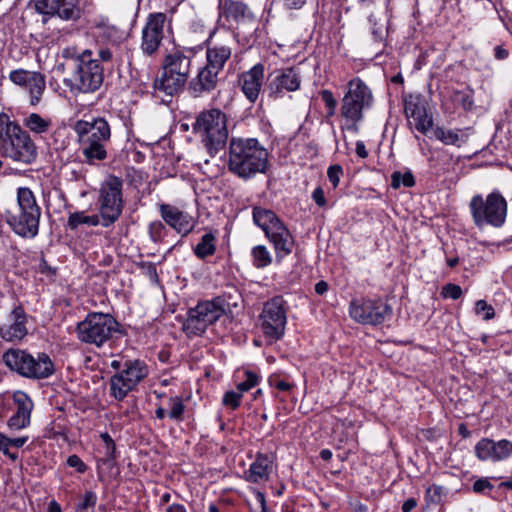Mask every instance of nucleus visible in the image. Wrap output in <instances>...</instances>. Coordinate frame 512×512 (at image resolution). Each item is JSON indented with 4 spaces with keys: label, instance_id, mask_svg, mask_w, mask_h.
<instances>
[{
    "label": "nucleus",
    "instance_id": "obj_1",
    "mask_svg": "<svg viewBox=\"0 0 512 512\" xmlns=\"http://www.w3.org/2000/svg\"><path fill=\"white\" fill-rule=\"evenodd\" d=\"M268 150L256 138L232 137L228 147L229 172L247 181L269 169Z\"/></svg>",
    "mask_w": 512,
    "mask_h": 512
},
{
    "label": "nucleus",
    "instance_id": "obj_2",
    "mask_svg": "<svg viewBox=\"0 0 512 512\" xmlns=\"http://www.w3.org/2000/svg\"><path fill=\"white\" fill-rule=\"evenodd\" d=\"M56 70L65 74L64 84L73 93H91L103 83V68L98 60L92 59L91 50H85L77 57L59 63Z\"/></svg>",
    "mask_w": 512,
    "mask_h": 512
},
{
    "label": "nucleus",
    "instance_id": "obj_3",
    "mask_svg": "<svg viewBox=\"0 0 512 512\" xmlns=\"http://www.w3.org/2000/svg\"><path fill=\"white\" fill-rule=\"evenodd\" d=\"M194 56V48L174 47L164 56L162 73L154 80L153 88L169 96L182 91L189 80Z\"/></svg>",
    "mask_w": 512,
    "mask_h": 512
},
{
    "label": "nucleus",
    "instance_id": "obj_4",
    "mask_svg": "<svg viewBox=\"0 0 512 512\" xmlns=\"http://www.w3.org/2000/svg\"><path fill=\"white\" fill-rule=\"evenodd\" d=\"M41 207L28 187L17 189V205L4 213V218L11 230L22 238L32 239L38 235Z\"/></svg>",
    "mask_w": 512,
    "mask_h": 512
},
{
    "label": "nucleus",
    "instance_id": "obj_5",
    "mask_svg": "<svg viewBox=\"0 0 512 512\" xmlns=\"http://www.w3.org/2000/svg\"><path fill=\"white\" fill-rule=\"evenodd\" d=\"M0 155L25 165L37 158V147L29 133L4 113L0 114Z\"/></svg>",
    "mask_w": 512,
    "mask_h": 512
},
{
    "label": "nucleus",
    "instance_id": "obj_6",
    "mask_svg": "<svg viewBox=\"0 0 512 512\" xmlns=\"http://www.w3.org/2000/svg\"><path fill=\"white\" fill-rule=\"evenodd\" d=\"M373 94L371 89L360 78L355 77L347 84V90L342 98L340 113L345 119L343 127L357 133L358 123L364 118V111L373 105Z\"/></svg>",
    "mask_w": 512,
    "mask_h": 512
},
{
    "label": "nucleus",
    "instance_id": "obj_7",
    "mask_svg": "<svg viewBox=\"0 0 512 512\" xmlns=\"http://www.w3.org/2000/svg\"><path fill=\"white\" fill-rule=\"evenodd\" d=\"M210 156L214 157L224 148L228 139L227 118L219 109L202 111L193 125Z\"/></svg>",
    "mask_w": 512,
    "mask_h": 512
},
{
    "label": "nucleus",
    "instance_id": "obj_8",
    "mask_svg": "<svg viewBox=\"0 0 512 512\" xmlns=\"http://www.w3.org/2000/svg\"><path fill=\"white\" fill-rule=\"evenodd\" d=\"M507 209V201L498 190L488 194L485 199L480 194L474 195L469 203L473 223L478 228L485 225L502 227L506 221Z\"/></svg>",
    "mask_w": 512,
    "mask_h": 512
},
{
    "label": "nucleus",
    "instance_id": "obj_9",
    "mask_svg": "<svg viewBox=\"0 0 512 512\" xmlns=\"http://www.w3.org/2000/svg\"><path fill=\"white\" fill-rule=\"evenodd\" d=\"M252 216L254 223L265 232L266 237L273 243L277 259H283L292 252L293 237L272 210L255 206Z\"/></svg>",
    "mask_w": 512,
    "mask_h": 512
},
{
    "label": "nucleus",
    "instance_id": "obj_10",
    "mask_svg": "<svg viewBox=\"0 0 512 512\" xmlns=\"http://www.w3.org/2000/svg\"><path fill=\"white\" fill-rule=\"evenodd\" d=\"M5 364L18 374L33 380L45 379L55 372L50 357L38 353L36 357L24 350L9 349L3 355Z\"/></svg>",
    "mask_w": 512,
    "mask_h": 512
},
{
    "label": "nucleus",
    "instance_id": "obj_11",
    "mask_svg": "<svg viewBox=\"0 0 512 512\" xmlns=\"http://www.w3.org/2000/svg\"><path fill=\"white\" fill-rule=\"evenodd\" d=\"M122 188V179L111 174L100 184L97 203L103 227L114 224L122 215L124 208Z\"/></svg>",
    "mask_w": 512,
    "mask_h": 512
},
{
    "label": "nucleus",
    "instance_id": "obj_12",
    "mask_svg": "<svg viewBox=\"0 0 512 512\" xmlns=\"http://www.w3.org/2000/svg\"><path fill=\"white\" fill-rule=\"evenodd\" d=\"M119 323L109 314L93 312L77 325L79 340L87 344L102 346L118 331Z\"/></svg>",
    "mask_w": 512,
    "mask_h": 512
},
{
    "label": "nucleus",
    "instance_id": "obj_13",
    "mask_svg": "<svg viewBox=\"0 0 512 512\" xmlns=\"http://www.w3.org/2000/svg\"><path fill=\"white\" fill-rule=\"evenodd\" d=\"M224 313L225 308L219 298L200 301L188 310L183 322V331L189 337L202 335L208 326L214 324Z\"/></svg>",
    "mask_w": 512,
    "mask_h": 512
},
{
    "label": "nucleus",
    "instance_id": "obj_14",
    "mask_svg": "<svg viewBox=\"0 0 512 512\" xmlns=\"http://www.w3.org/2000/svg\"><path fill=\"white\" fill-rule=\"evenodd\" d=\"M165 31H172V19L163 12L150 13L141 32L140 50L145 56L152 57L157 54Z\"/></svg>",
    "mask_w": 512,
    "mask_h": 512
},
{
    "label": "nucleus",
    "instance_id": "obj_15",
    "mask_svg": "<svg viewBox=\"0 0 512 512\" xmlns=\"http://www.w3.org/2000/svg\"><path fill=\"white\" fill-rule=\"evenodd\" d=\"M284 303L281 297H274L265 303L260 315L261 329L271 340H279L284 335L287 320Z\"/></svg>",
    "mask_w": 512,
    "mask_h": 512
},
{
    "label": "nucleus",
    "instance_id": "obj_16",
    "mask_svg": "<svg viewBox=\"0 0 512 512\" xmlns=\"http://www.w3.org/2000/svg\"><path fill=\"white\" fill-rule=\"evenodd\" d=\"M352 319L362 324L378 325L392 314L390 305L383 301H352L349 308Z\"/></svg>",
    "mask_w": 512,
    "mask_h": 512
},
{
    "label": "nucleus",
    "instance_id": "obj_17",
    "mask_svg": "<svg viewBox=\"0 0 512 512\" xmlns=\"http://www.w3.org/2000/svg\"><path fill=\"white\" fill-rule=\"evenodd\" d=\"M301 75L294 68H285L271 73L267 78L266 91L268 96L274 99L282 98L288 92H294L300 88Z\"/></svg>",
    "mask_w": 512,
    "mask_h": 512
},
{
    "label": "nucleus",
    "instance_id": "obj_18",
    "mask_svg": "<svg viewBox=\"0 0 512 512\" xmlns=\"http://www.w3.org/2000/svg\"><path fill=\"white\" fill-rule=\"evenodd\" d=\"M427 101L421 94H409L404 99L406 117L414 123L420 133L426 134L433 126V118L428 113Z\"/></svg>",
    "mask_w": 512,
    "mask_h": 512
},
{
    "label": "nucleus",
    "instance_id": "obj_19",
    "mask_svg": "<svg viewBox=\"0 0 512 512\" xmlns=\"http://www.w3.org/2000/svg\"><path fill=\"white\" fill-rule=\"evenodd\" d=\"M474 451L480 461L499 462L512 455V442L506 439L494 441L482 438L476 443Z\"/></svg>",
    "mask_w": 512,
    "mask_h": 512
},
{
    "label": "nucleus",
    "instance_id": "obj_20",
    "mask_svg": "<svg viewBox=\"0 0 512 512\" xmlns=\"http://www.w3.org/2000/svg\"><path fill=\"white\" fill-rule=\"evenodd\" d=\"M75 131L78 139L87 138L92 141L109 142L111 138L110 125L102 117L93 118L91 121L80 120L76 122Z\"/></svg>",
    "mask_w": 512,
    "mask_h": 512
},
{
    "label": "nucleus",
    "instance_id": "obj_21",
    "mask_svg": "<svg viewBox=\"0 0 512 512\" xmlns=\"http://www.w3.org/2000/svg\"><path fill=\"white\" fill-rule=\"evenodd\" d=\"M162 219L176 232L183 236L189 234L194 228V219L188 213L179 210L177 207L169 204L159 206Z\"/></svg>",
    "mask_w": 512,
    "mask_h": 512
},
{
    "label": "nucleus",
    "instance_id": "obj_22",
    "mask_svg": "<svg viewBox=\"0 0 512 512\" xmlns=\"http://www.w3.org/2000/svg\"><path fill=\"white\" fill-rule=\"evenodd\" d=\"M11 323L0 327V336L5 341L22 340L27 335L26 313L21 305L13 308L9 314Z\"/></svg>",
    "mask_w": 512,
    "mask_h": 512
},
{
    "label": "nucleus",
    "instance_id": "obj_23",
    "mask_svg": "<svg viewBox=\"0 0 512 512\" xmlns=\"http://www.w3.org/2000/svg\"><path fill=\"white\" fill-rule=\"evenodd\" d=\"M220 72L212 69L207 64L199 69L197 75L188 83V90L193 97H200L205 93L215 90L218 84Z\"/></svg>",
    "mask_w": 512,
    "mask_h": 512
},
{
    "label": "nucleus",
    "instance_id": "obj_24",
    "mask_svg": "<svg viewBox=\"0 0 512 512\" xmlns=\"http://www.w3.org/2000/svg\"><path fill=\"white\" fill-rule=\"evenodd\" d=\"M14 403L17 406L16 412L8 420V426L14 430L26 428L30 424L33 402L30 397L22 392L16 391L13 394Z\"/></svg>",
    "mask_w": 512,
    "mask_h": 512
},
{
    "label": "nucleus",
    "instance_id": "obj_25",
    "mask_svg": "<svg viewBox=\"0 0 512 512\" xmlns=\"http://www.w3.org/2000/svg\"><path fill=\"white\" fill-rule=\"evenodd\" d=\"M264 78V65L258 63L254 65L249 71L243 73L239 78L241 90L246 98L254 103L261 91Z\"/></svg>",
    "mask_w": 512,
    "mask_h": 512
},
{
    "label": "nucleus",
    "instance_id": "obj_26",
    "mask_svg": "<svg viewBox=\"0 0 512 512\" xmlns=\"http://www.w3.org/2000/svg\"><path fill=\"white\" fill-rule=\"evenodd\" d=\"M272 470V460L268 455L257 454L256 459L245 471L244 478L250 483L268 481Z\"/></svg>",
    "mask_w": 512,
    "mask_h": 512
},
{
    "label": "nucleus",
    "instance_id": "obj_27",
    "mask_svg": "<svg viewBox=\"0 0 512 512\" xmlns=\"http://www.w3.org/2000/svg\"><path fill=\"white\" fill-rule=\"evenodd\" d=\"M78 142L83 162L93 165L97 161H103L107 158L106 146L109 142L92 141L87 138L78 139Z\"/></svg>",
    "mask_w": 512,
    "mask_h": 512
},
{
    "label": "nucleus",
    "instance_id": "obj_28",
    "mask_svg": "<svg viewBox=\"0 0 512 512\" xmlns=\"http://www.w3.org/2000/svg\"><path fill=\"white\" fill-rule=\"evenodd\" d=\"M147 374L148 368L143 362L139 360L127 361L121 373L112 377L111 384H115L114 379L123 382V384L138 383L142 381Z\"/></svg>",
    "mask_w": 512,
    "mask_h": 512
},
{
    "label": "nucleus",
    "instance_id": "obj_29",
    "mask_svg": "<svg viewBox=\"0 0 512 512\" xmlns=\"http://www.w3.org/2000/svg\"><path fill=\"white\" fill-rule=\"evenodd\" d=\"M232 48L229 44H212L206 50L207 65L221 72L231 58Z\"/></svg>",
    "mask_w": 512,
    "mask_h": 512
},
{
    "label": "nucleus",
    "instance_id": "obj_30",
    "mask_svg": "<svg viewBox=\"0 0 512 512\" xmlns=\"http://www.w3.org/2000/svg\"><path fill=\"white\" fill-rule=\"evenodd\" d=\"M434 135L445 145L461 147L467 142L470 135V129L466 128L463 130H446L442 127H437L434 130Z\"/></svg>",
    "mask_w": 512,
    "mask_h": 512
},
{
    "label": "nucleus",
    "instance_id": "obj_31",
    "mask_svg": "<svg viewBox=\"0 0 512 512\" xmlns=\"http://www.w3.org/2000/svg\"><path fill=\"white\" fill-rule=\"evenodd\" d=\"M56 15L66 21H75L81 17L79 0H56Z\"/></svg>",
    "mask_w": 512,
    "mask_h": 512
},
{
    "label": "nucleus",
    "instance_id": "obj_32",
    "mask_svg": "<svg viewBox=\"0 0 512 512\" xmlns=\"http://www.w3.org/2000/svg\"><path fill=\"white\" fill-rule=\"evenodd\" d=\"M101 224L100 214L87 215L84 211L73 212L68 217L67 226L71 230L77 229L80 225L98 226Z\"/></svg>",
    "mask_w": 512,
    "mask_h": 512
},
{
    "label": "nucleus",
    "instance_id": "obj_33",
    "mask_svg": "<svg viewBox=\"0 0 512 512\" xmlns=\"http://www.w3.org/2000/svg\"><path fill=\"white\" fill-rule=\"evenodd\" d=\"M23 125L33 133L42 134L50 129L52 121L50 118H43L37 113H31L23 119Z\"/></svg>",
    "mask_w": 512,
    "mask_h": 512
},
{
    "label": "nucleus",
    "instance_id": "obj_34",
    "mask_svg": "<svg viewBox=\"0 0 512 512\" xmlns=\"http://www.w3.org/2000/svg\"><path fill=\"white\" fill-rule=\"evenodd\" d=\"M25 88L31 95V104L36 105L39 103L41 95L45 90V79L41 73L33 72L31 78L28 80Z\"/></svg>",
    "mask_w": 512,
    "mask_h": 512
},
{
    "label": "nucleus",
    "instance_id": "obj_35",
    "mask_svg": "<svg viewBox=\"0 0 512 512\" xmlns=\"http://www.w3.org/2000/svg\"><path fill=\"white\" fill-rule=\"evenodd\" d=\"M216 251L215 236L212 233H206L202 236L200 242L194 248L195 255L200 259L211 256Z\"/></svg>",
    "mask_w": 512,
    "mask_h": 512
},
{
    "label": "nucleus",
    "instance_id": "obj_36",
    "mask_svg": "<svg viewBox=\"0 0 512 512\" xmlns=\"http://www.w3.org/2000/svg\"><path fill=\"white\" fill-rule=\"evenodd\" d=\"M246 10L247 6L244 3L229 0L224 3L222 15L227 20L239 21L245 16Z\"/></svg>",
    "mask_w": 512,
    "mask_h": 512
},
{
    "label": "nucleus",
    "instance_id": "obj_37",
    "mask_svg": "<svg viewBox=\"0 0 512 512\" xmlns=\"http://www.w3.org/2000/svg\"><path fill=\"white\" fill-rule=\"evenodd\" d=\"M252 386H237V390L226 391L223 398L222 404L233 410L237 409L241 405V400L245 392H248Z\"/></svg>",
    "mask_w": 512,
    "mask_h": 512
},
{
    "label": "nucleus",
    "instance_id": "obj_38",
    "mask_svg": "<svg viewBox=\"0 0 512 512\" xmlns=\"http://www.w3.org/2000/svg\"><path fill=\"white\" fill-rule=\"evenodd\" d=\"M253 265L262 269L269 266L272 263V256L268 249L264 245H257L251 250Z\"/></svg>",
    "mask_w": 512,
    "mask_h": 512
},
{
    "label": "nucleus",
    "instance_id": "obj_39",
    "mask_svg": "<svg viewBox=\"0 0 512 512\" xmlns=\"http://www.w3.org/2000/svg\"><path fill=\"white\" fill-rule=\"evenodd\" d=\"M401 185L405 187H413L415 185V179L410 171L402 174L399 171H395L391 175V186L394 189H398Z\"/></svg>",
    "mask_w": 512,
    "mask_h": 512
},
{
    "label": "nucleus",
    "instance_id": "obj_40",
    "mask_svg": "<svg viewBox=\"0 0 512 512\" xmlns=\"http://www.w3.org/2000/svg\"><path fill=\"white\" fill-rule=\"evenodd\" d=\"M170 411L168 416L170 419L175 421H182L183 414L185 411V405L183 400L179 396H174L169 398Z\"/></svg>",
    "mask_w": 512,
    "mask_h": 512
},
{
    "label": "nucleus",
    "instance_id": "obj_41",
    "mask_svg": "<svg viewBox=\"0 0 512 512\" xmlns=\"http://www.w3.org/2000/svg\"><path fill=\"white\" fill-rule=\"evenodd\" d=\"M34 9L43 15L55 16L56 15V0H31Z\"/></svg>",
    "mask_w": 512,
    "mask_h": 512
},
{
    "label": "nucleus",
    "instance_id": "obj_42",
    "mask_svg": "<svg viewBox=\"0 0 512 512\" xmlns=\"http://www.w3.org/2000/svg\"><path fill=\"white\" fill-rule=\"evenodd\" d=\"M97 503V495L93 491H86L81 496V501L76 504L75 510L76 512H88V509L91 508L92 510L96 506Z\"/></svg>",
    "mask_w": 512,
    "mask_h": 512
},
{
    "label": "nucleus",
    "instance_id": "obj_43",
    "mask_svg": "<svg viewBox=\"0 0 512 512\" xmlns=\"http://www.w3.org/2000/svg\"><path fill=\"white\" fill-rule=\"evenodd\" d=\"M28 440L27 436L18 437V438H8L0 433V451L3 453H7V447L14 446L16 448H21Z\"/></svg>",
    "mask_w": 512,
    "mask_h": 512
},
{
    "label": "nucleus",
    "instance_id": "obj_44",
    "mask_svg": "<svg viewBox=\"0 0 512 512\" xmlns=\"http://www.w3.org/2000/svg\"><path fill=\"white\" fill-rule=\"evenodd\" d=\"M100 438L102 439L104 443V455L107 460H115L116 459V445L111 438V436L105 432L100 435Z\"/></svg>",
    "mask_w": 512,
    "mask_h": 512
},
{
    "label": "nucleus",
    "instance_id": "obj_45",
    "mask_svg": "<svg viewBox=\"0 0 512 512\" xmlns=\"http://www.w3.org/2000/svg\"><path fill=\"white\" fill-rule=\"evenodd\" d=\"M148 230L150 238L153 242H160L166 232V228L161 221L151 222Z\"/></svg>",
    "mask_w": 512,
    "mask_h": 512
},
{
    "label": "nucleus",
    "instance_id": "obj_46",
    "mask_svg": "<svg viewBox=\"0 0 512 512\" xmlns=\"http://www.w3.org/2000/svg\"><path fill=\"white\" fill-rule=\"evenodd\" d=\"M475 312L477 315L483 314V319L486 321L492 319L495 316L494 308L485 300H478L476 302Z\"/></svg>",
    "mask_w": 512,
    "mask_h": 512
},
{
    "label": "nucleus",
    "instance_id": "obj_47",
    "mask_svg": "<svg viewBox=\"0 0 512 512\" xmlns=\"http://www.w3.org/2000/svg\"><path fill=\"white\" fill-rule=\"evenodd\" d=\"M441 295L444 298L457 300L462 296V289L459 285L448 283L442 287Z\"/></svg>",
    "mask_w": 512,
    "mask_h": 512
},
{
    "label": "nucleus",
    "instance_id": "obj_48",
    "mask_svg": "<svg viewBox=\"0 0 512 512\" xmlns=\"http://www.w3.org/2000/svg\"><path fill=\"white\" fill-rule=\"evenodd\" d=\"M237 377L242 379L239 384H257L260 381V377L257 372L252 370H239L237 371Z\"/></svg>",
    "mask_w": 512,
    "mask_h": 512
},
{
    "label": "nucleus",
    "instance_id": "obj_49",
    "mask_svg": "<svg viewBox=\"0 0 512 512\" xmlns=\"http://www.w3.org/2000/svg\"><path fill=\"white\" fill-rule=\"evenodd\" d=\"M32 73L33 72L25 70H15L11 72L10 79L13 83L25 87Z\"/></svg>",
    "mask_w": 512,
    "mask_h": 512
},
{
    "label": "nucleus",
    "instance_id": "obj_50",
    "mask_svg": "<svg viewBox=\"0 0 512 512\" xmlns=\"http://www.w3.org/2000/svg\"><path fill=\"white\" fill-rule=\"evenodd\" d=\"M343 174L341 165H331L327 170V176L329 181L332 183L333 188H336L340 182V178Z\"/></svg>",
    "mask_w": 512,
    "mask_h": 512
},
{
    "label": "nucleus",
    "instance_id": "obj_51",
    "mask_svg": "<svg viewBox=\"0 0 512 512\" xmlns=\"http://www.w3.org/2000/svg\"><path fill=\"white\" fill-rule=\"evenodd\" d=\"M134 386H110V394L117 400H122L126 397L129 391L133 390Z\"/></svg>",
    "mask_w": 512,
    "mask_h": 512
},
{
    "label": "nucleus",
    "instance_id": "obj_52",
    "mask_svg": "<svg viewBox=\"0 0 512 512\" xmlns=\"http://www.w3.org/2000/svg\"><path fill=\"white\" fill-rule=\"evenodd\" d=\"M67 464L70 467L76 468V470L79 473H84L86 471V468H87L86 465L84 464V462L80 459V457L75 455V454L74 455H70L67 458Z\"/></svg>",
    "mask_w": 512,
    "mask_h": 512
},
{
    "label": "nucleus",
    "instance_id": "obj_53",
    "mask_svg": "<svg viewBox=\"0 0 512 512\" xmlns=\"http://www.w3.org/2000/svg\"><path fill=\"white\" fill-rule=\"evenodd\" d=\"M321 100L324 102L326 107L337 106V101L330 90H322L320 92Z\"/></svg>",
    "mask_w": 512,
    "mask_h": 512
},
{
    "label": "nucleus",
    "instance_id": "obj_54",
    "mask_svg": "<svg viewBox=\"0 0 512 512\" xmlns=\"http://www.w3.org/2000/svg\"><path fill=\"white\" fill-rule=\"evenodd\" d=\"M312 198L319 207H323L326 205L324 190L321 187H317L313 191Z\"/></svg>",
    "mask_w": 512,
    "mask_h": 512
},
{
    "label": "nucleus",
    "instance_id": "obj_55",
    "mask_svg": "<svg viewBox=\"0 0 512 512\" xmlns=\"http://www.w3.org/2000/svg\"><path fill=\"white\" fill-rule=\"evenodd\" d=\"M487 488L491 489L492 485L486 479H479V480L475 481L473 484V491L476 493H481Z\"/></svg>",
    "mask_w": 512,
    "mask_h": 512
},
{
    "label": "nucleus",
    "instance_id": "obj_56",
    "mask_svg": "<svg viewBox=\"0 0 512 512\" xmlns=\"http://www.w3.org/2000/svg\"><path fill=\"white\" fill-rule=\"evenodd\" d=\"M508 55H509L508 50H506L502 46L499 45L494 48V57L497 60H504L508 57Z\"/></svg>",
    "mask_w": 512,
    "mask_h": 512
},
{
    "label": "nucleus",
    "instance_id": "obj_57",
    "mask_svg": "<svg viewBox=\"0 0 512 512\" xmlns=\"http://www.w3.org/2000/svg\"><path fill=\"white\" fill-rule=\"evenodd\" d=\"M356 154L363 159L368 157V151L363 141L356 142Z\"/></svg>",
    "mask_w": 512,
    "mask_h": 512
},
{
    "label": "nucleus",
    "instance_id": "obj_58",
    "mask_svg": "<svg viewBox=\"0 0 512 512\" xmlns=\"http://www.w3.org/2000/svg\"><path fill=\"white\" fill-rule=\"evenodd\" d=\"M417 506V501L414 498H408L402 505L403 512H411Z\"/></svg>",
    "mask_w": 512,
    "mask_h": 512
},
{
    "label": "nucleus",
    "instance_id": "obj_59",
    "mask_svg": "<svg viewBox=\"0 0 512 512\" xmlns=\"http://www.w3.org/2000/svg\"><path fill=\"white\" fill-rule=\"evenodd\" d=\"M98 55L104 62H108L112 59V51L108 48L100 49Z\"/></svg>",
    "mask_w": 512,
    "mask_h": 512
},
{
    "label": "nucleus",
    "instance_id": "obj_60",
    "mask_svg": "<svg viewBox=\"0 0 512 512\" xmlns=\"http://www.w3.org/2000/svg\"><path fill=\"white\" fill-rule=\"evenodd\" d=\"M328 283L326 281H319L315 284V292L319 295H323L328 290Z\"/></svg>",
    "mask_w": 512,
    "mask_h": 512
},
{
    "label": "nucleus",
    "instance_id": "obj_61",
    "mask_svg": "<svg viewBox=\"0 0 512 512\" xmlns=\"http://www.w3.org/2000/svg\"><path fill=\"white\" fill-rule=\"evenodd\" d=\"M147 274L153 282H158V274H157L156 266L154 264L150 263L148 265Z\"/></svg>",
    "mask_w": 512,
    "mask_h": 512
},
{
    "label": "nucleus",
    "instance_id": "obj_62",
    "mask_svg": "<svg viewBox=\"0 0 512 512\" xmlns=\"http://www.w3.org/2000/svg\"><path fill=\"white\" fill-rule=\"evenodd\" d=\"M256 498L260 504V507H261V512H269L268 509H267V505H266V499H265V495L262 493V492H257L256 493Z\"/></svg>",
    "mask_w": 512,
    "mask_h": 512
},
{
    "label": "nucleus",
    "instance_id": "obj_63",
    "mask_svg": "<svg viewBox=\"0 0 512 512\" xmlns=\"http://www.w3.org/2000/svg\"><path fill=\"white\" fill-rule=\"evenodd\" d=\"M305 3V0H285V5L288 8H300Z\"/></svg>",
    "mask_w": 512,
    "mask_h": 512
},
{
    "label": "nucleus",
    "instance_id": "obj_64",
    "mask_svg": "<svg viewBox=\"0 0 512 512\" xmlns=\"http://www.w3.org/2000/svg\"><path fill=\"white\" fill-rule=\"evenodd\" d=\"M166 512H186V508L182 504H172L167 507Z\"/></svg>",
    "mask_w": 512,
    "mask_h": 512
}]
</instances>
